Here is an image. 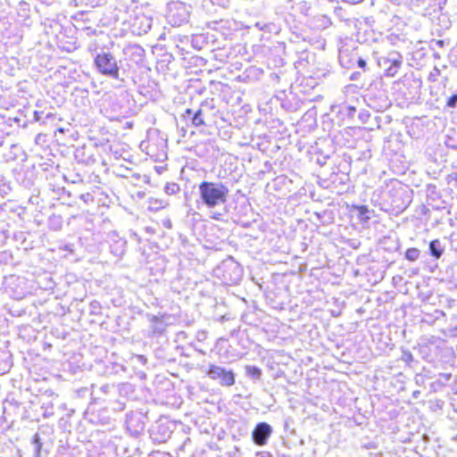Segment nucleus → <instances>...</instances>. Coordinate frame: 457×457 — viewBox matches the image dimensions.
<instances>
[{"instance_id": "obj_1", "label": "nucleus", "mask_w": 457, "mask_h": 457, "mask_svg": "<svg viewBox=\"0 0 457 457\" xmlns=\"http://www.w3.org/2000/svg\"><path fill=\"white\" fill-rule=\"evenodd\" d=\"M200 199L208 209L227 203L228 188L222 182L203 181L198 186Z\"/></svg>"}, {"instance_id": "obj_2", "label": "nucleus", "mask_w": 457, "mask_h": 457, "mask_svg": "<svg viewBox=\"0 0 457 457\" xmlns=\"http://www.w3.org/2000/svg\"><path fill=\"white\" fill-rule=\"evenodd\" d=\"M96 71L106 77L120 79V68L117 60L110 52L101 51L94 57Z\"/></svg>"}, {"instance_id": "obj_3", "label": "nucleus", "mask_w": 457, "mask_h": 457, "mask_svg": "<svg viewBox=\"0 0 457 457\" xmlns=\"http://www.w3.org/2000/svg\"><path fill=\"white\" fill-rule=\"evenodd\" d=\"M207 376L219 381L222 386H231L235 384V374L232 370H227L223 367L210 365L206 372Z\"/></svg>"}, {"instance_id": "obj_4", "label": "nucleus", "mask_w": 457, "mask_h": 457, "mask_svg": "<svg viewBox=\"0 0 457 457\" xmlns=\"http://www.w3.org/2000/svg\"><path fill=\"white\" fill-rule=\"evenodd\" d=\"M379 65L384 69L385 76L394 77L400 69V54L393 51L379 59Z\"/></svg>"}, {"instance_id": "obj_5", "label": "nucleus", "mask_w": 457, "mask_h": 457, "mask_svg": "<svg viewBox=\"0 0 457 457\" xmlns=\"http://www.w3.org/2000/svg\"><path fill=\"white\" fill-rule=\"evenodd\" d=\"M148 320L150 322V333L153 336H161L165 332L166 328L169 326L170 316L168 314H163L161 316L149 315Z\"/></svg>"}, {"instance_id": "obj_6", "label": "nucleus", "mask_w": 457, "mask_h": 457, "mask_svg": "<svg viewBox=\"0 0 457 457\" xmlns=\"http://www.w3.org/2000/svg\"><path fill=\"white\" fill-rule=\"evenodd\" d=\"M272 433V428L266 422L258 423L252 432V438L255 445H265Z\"/></svg>"}, {"instance_id": "obj_7", "label": "nucleus", "mask_w": 457, "mask_h": 457, "mask_svg": "<svg viewBox=\"0 0 457 457\" xmlns=\"http://www.w3.org/2000/svg\"><path fill=\"white\" fill-rule=\"evenodd\" d=\"M168 204L169 203L165 199L154 197L148 199V210L151 212H158L162 209H164Z\"/></svg>"}, {"instance_id": "obj_8", "label": "nucleus", "mask_w": 457, "mask_h": 457, "mask_svg": "<svg viewBox=\"0 0 457 457\" xmlns=\"http://www.w3.org/2000/svg\"><path fill=\"white\" fill-rule=\"evenodd\" d=\"M439 240H432L429 244V250L432 256L436 259H439L443 254V249L439 247Z\"/></svg>"}, {"instance_id": "obj_9", "label": "nucleus", "mask_w": 457, "mask_h": 457, "mask_svg": "<svg viewBox=\"0 0 457 457\" xmlns=\"http://www.w3.org/2000/svg\"><path fill=\"white\" fill-rule=\"evenodd\" d=\"M246 375L254 379H260L262 377V370L256 366L247 365L245 367Z\"/></svg>"}, {"instance_id": "obj_10", "label": "nucleus", "mask_w": 457, "mask_h": 457, "mask_svg": "<svg viewBox=\"0 0 457 457\" xmlns=\"http://www.w3.org/2000/svg\"><path fill=\"white\" fill-rule=\"evenodd\" d=\"M92 388H93V393L97 394V392H100L103 395H107L112 390L114 389V386L113 385H109V384L102 385L100 386H98L96 385H93Z\"/></svg>"}, {"instance_id": "obj_11", "label": "nucleus", "mask_w": 457, "mask_h": 457, "mask_svg": "<svg viewBox=\"0 0 457 457\" xmlns=\"http://www.w3.org/2000/svg\"><path fill=\"white\" fill-rule=\"evenodd\" d=\"M10 362L6 359L5 353L0 354V375L6 373L10 370Z\"/></svg>"}, {"instance_id": "obj_12", "label": "nucleus", "mask_w": 457, "mask_h": 457, "mask_svg": "<svg viewBox=\"0 0 457 457\" xmlns=\"http://www.w3.org/2000/svg\"><path fill=\"white\" fill-rule=\"evenodd\" d=\"M192 124L195 127H199L203 124H204V120L203 118V112L201 109H198L192 117Z\"/></svg>"}, {"instance_id": "obj_13", "label": "nucleus", "mask_w": 457, "mask_h": 457, "mask_svg": "<svg viewBox=\"0 0 457 457\" xmlns=\"http://www.w3.org/2000/svg\"><path fill=\"white\" fill-rule=\"evenodd\" d=\"M164 191L166 194L170 195H175L177 192L179 191V186L176 183H168L164 187Z\"/></svg>"}, {"instance_id": "obj_14", "label": "nucleus", "mask_w": 457, "mask_h": 457, "mask_svg": "<svg viewBox=\"0 0 457 457\" xmlns=\"http://www.w3.org/2000/svg\"><path fill=\"white\" fill-rule=\"evenodd\" d=\"M386 40L392 45L396 46L400 41V36L396 32H391L387 35Z\"/></svg>"}, {"instance_id": "obj_15", "label": "nucleus", "mask_w": 457, "mask_h": 457, "mask_svg": "<svg viewBox=\"0 0 457 457\" xmlns=\"http://www.w3.org/2000/svg\"><path fill=\"white\" fill-rule=\"evenodd\" d=\"M406 258L411 260V261H414L418 258L419 256V251L417 249H409L406 251Z\"/></svg>"}, {"instance_id": "obj_16", "label": "nucleus", "mask_w": 457, "mask_h": 457, "mask_svg": "<svg viewBox=\"0 0 457 457\" xmlns=\"http://www.w3.org/2000/svg\"><path fill=\"white\" fill-rule=\"evenodd\" d=\"M358 210H359V215L362 219H369V216L367 215V213L369 212V210L366 206H364V205L359 206Z\"/></svg>"}, {"instance_id": "obj_17", "label": "nucleus", "mask_w": 457, "mask_h": 457, "mask_svg": "<svg viewBox=\"0 0 457 457\" xmlns=\"http://www.w3.org/2000/svg\"><path fill=\"white\" fill-rule=\"evenodd\" d=\"M457 103V95H453L450 96L446 102V105L448 107H455Z\"/></svg>"}, {"instance_id": "obj_18", "label": "nucleus", "mask_w": 457, "mask_h": 457, "mask_svg": "<svg viewBox=\"0 0 457 457\" xmlns=\"http://www.w3.org/2000/svg\"><path fill=\"white\" fill-rule=\"evenodd\" d=\"M80 199L83 200L85 203H89L94 201V197L90 193L82 194L80 195Z\"/></svg>"}, {"instance_id": "obj_19", "label": "nucleus", "mask_w": 457, "mask_h": 457, "mask_svg": "<svg viewBox=\"0 0 457 457\" xmlns=\"http://www.w3.org/2000/svg\"><path fill=\"white\" fill-rule=\"evenodd\" d=\"M222 213L214 212L212 213L211 218L214 220H222Z\"/></svg>"}, {"instance_id": "obj_20", "label": "nucleus", "mask_w": 457, "mask_h": 457, "mask_svg": "<svg viewBox=\"0 0 457 457\" xmlns=\"http://www.w3.org/2000/svg\"><path fill=\"white\" fill-rule=\"evenodd\" d=\"M42 114H43V112L35 111L33 113L34 120L36 121H39L41 120Z\"/></svg>"}, {"instance_id": "obj_21", "label": "nucleus", "mask_w": 457, "mask_h": 457, "mask_svg": "<svg viewBox=\"0 0 457 457\" xmlns=\"http://www.w3.org/2000/svg\"><path fill=\"white\" fill-rule=\"evenodd\" d=\"M33 442L37 445V450L39 451L41 448V445L39 443V436L37 434L34 436Z\"/></svg>"}, {"instance_id": "obj_22", "label": "nucleus", "mask_w": 457, "mask_h": 457, "mask_svg": "<svg viewBox=\"0 0 457 457\" xmlns=\"http://www.w3.org/2000/svg\"><path fill=\"white\" fill-rule=\"evenodd\" d=\"M357 63L360 68H364L366 66V61L362 58H359Z\"/></svg>"}, {"instance_id": "obj_23", "label": "nucleus", "mask_w": 457, "mask_h": 457, "mask_svg": "<svg viewBox=\"0 0 457 457\" xmlns=\"http://www.w3.org/2000/svg\"><path fill=\"white\" fill-rule=\"evenodd\" d=\"M137 358L142 362H145L146 361V359L143 355H137Z\"/></svg>"}, {"instance_id": "obj_24", "label": "nucleus", "mask_w": 457, "mask_h": 457, "mask_svg": "<svg viewBox=\"0 0 457 457\" xmlns=\"http://www.w3.org/2000/svg\"><path fill=\"white\" fill-rule=\"evenodd\" d=\"M255 27L262 30V29H263V27H264V26H263V25H262L260 22H256V23H255Z\"/></svg>"}, {"instance_id": "obj_25", "label": "nucleus", "mask_w": 457, "mask_h": 457, "mask_svg": "<svg viewBox=\"0 0 457 457\" xmlns=\"http://www.w3.org/2000/svg\"><path fill=\"white\" fill-rule=\"evenodd\" d=\"M192 113H193V112L191 109H187L185 112V114H187V115H191Z\"/></svg>"}, {"instance_id": "obj_26", "label": "nucleus", "mask_w": 457, "mask_h": 457, "mask_svg": "<svg viewBox=\"0 0 457 457\" xmlns=\"http://www.w3.org/2000/svg\"><path fill=\"white\" fill-rule=\"evenodd\" d=\"M166 225H168V227L170 228V221L166 222Z\"/></svg>"}, {"instance_id": "obj_27", "label": "nucleus", "mask_w": 457, "mask_h": 457, "mask_svg": "<svg viewBox=\"0 0 457 457\" xmlns=\"http://www.w3.org/2000/svg\"><path fill=\"white\" fill-rule=\"evenodd\" d=\"M166 225H168V227L170 228V221L166 222Z\"/></svg>"}]
</instances>
